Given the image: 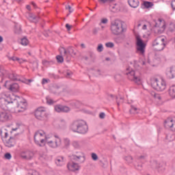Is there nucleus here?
I'll list each match as a JSON object with an SVG mask.
<instances>
[{
  "label": "nucleus",
  "mask_w": 175,
  "mask_h": 175,
  "mask_svg": "<svg viewBox=\"0 0 175 175\" xmlns=\"http://www.w3.org/2000/svg\"><path fill=\"white\" fill-rule=\"evenodd\" d=\"M99 31V28H94L93 29L92 33L93 35H96Z\"/></svg>",
  "instance_id": "3c124183"
},
{
  "label": "nucleus",
  "mask_w": 175,
  "mask_h": 175,
  "mask_svg": "<svg viewBox=\"0 0 175 175\" xmlns=\"http://www.w3.org/2000/svg\"><path fill=\"white\" fill-rule=\"evenodd\" d=\"M146 43L140 38V36H136V49L137 53L143 55L146 53Z\"/></svg>",
  "instance_id": "1a4fd4ad"
},
{
  "label": "nucleus",
  "mask_w": 175,
  "mask_h": 175,
  "mask_svg": "<svg viewBox=\"0 0 175 175\" xmlns=\"http://www.w3.org/2000/svg\"><path fill=\"white\" fill-rule=\"evenodd\" d=\"M9 60L10 61H20V58L12 56V57H9Z\"/></svg>",
  "instance_id": "a18cd8bd"
},
{
  "label": "nucleus",
  "mask_w": 175,
  "mask_h": 175,
  "mask_svg": "<svg viewBox=\"0 0 175 175\" xmlns=\"http://www.w3.org/2000/svg\"><path fill=\"white\" fill-rule=\"evenodd\" d=\"M34 116L37 120L40 121H46L49 117V113L46 112L44 107H38L36 111Z\"/></svg>",
  "instance_id": "423d86ee"
},
{
  "label": "nucleus",
  "mask_w": 175,
  "mask_h": 175,
  "mask_svg": "<svg viewBox=\"0 0 175 175\" xmlns=\"http://www.w3.org/2000/svg\"><path fill=\"white\" fill-rule=\"evenodd\" d=\"M46 100L47 105H54V103H56V101H54V100L50 98V96H46Z\"/></svg>",
  "instance_id": "c756f323"
},
{
  "label": "nucleus",
  "mask_w": 175,
  "mask_h": 175,
  "mask_svg": "<svg viewBox=\"0 0 175 175\" xmlns=\"http://www.w3.org/2000/svg\"><path fill=\"white\" fill-rule=\"evenodd\" d=\"M166 44V39L163 36L157 37L152 42V46L156 51H163Z\"/></svg>",
  "instance_id": "7ed1b4c3"
},
{
  "label": "nucleus",
  "mask_w": 175,
  "mask_h": 175,
  "mask_svg": "<svg viewBox=\"0 0 175 175\" xmlns=\"http://www.w3.org/2000/svg\"><path fill=\"white\" fill-rule=\"evenodd\" d=\"M44 132L42 131L36 132L34 135V141L36 144H37V146H39V147H42V144H44V143H46V139H44Z\"/></svg>",
  "instance_id": "6e6552de"
},
{
  "label": "nucleus",
  "mask_w": 175,
  "mask_h": 175,
  "mask_svg": "<svg viewBox=\"0 0 175 175\" xmlns=\"http://www.w3.org/2000/svg\"><path fill=\"white\" fill-rule=\"evenodd\" d=\"M166 139H167V140H169L170 142H173V140H174V139H175V135L173 134H172V135L168 134L166 135Z\"/></svg>",
  "instance_id": "f704fd0d"
},
{
  "label": "nucleus",
  "mask_w": 175,
  "mask_h": 175,
  "mask_svg": "<svg viewBox=\"0 0 175 175\" xmlns=\"http://www.w3.org/2000/svg\"><path fill=\"white\" fill-rule=\"evenodd\" d=\"M28 43H29L28 39H27L26 38L21 39V44H22V46H27Z\"/></svg>",
  "instance_id": "72a5a7b5"
},
{
  "label": "nucleus",
  "mask_w": 175,
  "mask_h": 175,
  "mask_svg": "<svg viewBox=\"0 0 175 175\" xmlns=\"http://www.w3.org/2000/svg\"><path fill=\"white\" fill-rule=\"evenodd\" d=\"M67 167L70 172H76V170H79L80 169L79 163L75 162L68 163L67 164Z\"/></svg>",
  "instance_id": "6ab92c4d"
},
{
  "label": "nucleus",
  "mask_w": 175,
  "mask_h": 175,
  "mask_svg": "<svg viewBox=\"0 0 175 175\" xmlns=\"http://www.w3.org/2000/svg\"><path fill=\"white\" fill-rule=\"evenodd\" d=\"M110 29L113 35H121V33L125 32L126 31L122 27V22L118 19L113 21L111 23Z\"/></svg>",
  "instance_id": "f03ea898"
},
{
  "label": "nucleus",
  "mask_w": 175,
  "mask_h": 175,
  "mask_svg": "<svg viewBox=\"0 0 175 175\" xmlns=\"http://www.w3.org/2000/svg\"><path fill=\"white\" fill-rule=\"evenodd\" d=\"M124 161H127V163H132L133 158L131 156H126L124 157Z\"/></svg>",
  "instance_id": "c9c22d12"
},
{
  "label": "nucleus",
  "mask_w": 175,
  "mask_h": 175,
  "mask_svg": "<svg viewBox=\"0 0 175 175\" xmlns=\"http://www.w3.org/2000/svg\"><path fill=\"white\" fill-rule=\"evenodd\" d=\"M54 137H55V139H54V140H58V139H61V138H59V137L58 135H54Z\"/></svg>",
  "instance_id": "e2e57ef3"
},
{
  "label": "nucleus",
  "mask_w": 175,
  "mask_h": 175,
  "mask_svg": "<svg viewBox=\"0 0 175 175\" xmlns=\"http://www.w3.org/2000/svg\"><path fill=\"white\" fill-rule=\"evenodd\" d=\"M142 29L146 30L147 29V25H144L142 27Z\"/></svg>",
  "instance_id": "69168bd1"
},
{
  "label": "nucleus",
  "mask_w": 175,
  "mask_h": 175,
  "mask_svg": "<svg viewBox=\"0 0 175 175\" xmlns=\"http://www.w3.org/2000/svg\"><path fill=\"white\" fill-rule=\"evenodd\" d=\"M166 77L170 80L172 79H174L175 77V66L170 67L169 70L166 72Z\"/></svg>",
  "instance_id": "4be33fe9"
},
{
  "label": "nucleus",
  "mask_w": 175,
  "mask_h": 175,
  "mask_svg": "<svg viewBox=\"0 0 175 175\" xmlns=\"http://www.w3.org/2000/svg\"><path fill=\"white\" fill-rule=\"evenodd\" d=\"M4 144L5 147H8L9 148L14 147V146H16V139L13 137H10L8 139L5 140Z\"/></svg>",
  "instance_id": "aec40b11"
},
{
  "label": "nucleus",
  "mask_w": 175,
  "mask_h": 175,
  "mask_svg": "<svg viewBox=\"0 0 175 175\" xmlns=\"http://www.w3.org/2000/svg\"><path fill=\"white\" fill-rule=\"evenodd\" d=\"M108 1H109V2L114 1V0H98V2H102V3H106V2H108Z\"/></svg>",
  "instance_id": "603ef678"
},
{
  "label": "nucleus",
  "mask_w": 175,
  "mask_h": 175,
  "mask_svg": "<svg viewBox=\"0 0 175 175\" xmlns=\"http://www.w3.org/2000/svg\"><path fill=\"white\" fill-rule=\"evenodd\" d=\"M151 85L154 90L156 91H165L166 90V81L161 79L159 80L158 79L155 78L152 80Z\"/></svg>",
  "instance_id": "20e7f679"
},
{
  "label": "nucleus",
  "mask_w": 175,
  "mask_h": 175,
  "mask_svg": "<svg viewBox=\"0 0 175 175\" xmlns=\"http://www.w3.org/2000/svg\"><path fill=\"white\" fill-rule=\"evenodd\" d=\"M21 157L23 158V159H27V161H29L33 158V152L30 150L22 151L21 152Z\"/></svg>",
  "instance_id": "f3484780"
},
{
  "label": "nucleus",
  "mask_w": 175,
  "mask_h": 175,
  "mask_svg": "<svg viewBox=\"0 0 175 175\" xmlns=\"http://www.w3.org/2000/svg\"><path fill=\"white\" fill-rule=\"evenodd\" d=\"M3 73V67L0 65V75H2Z\"/></svg>",
  "instance_id": "052dcab7"
},
{
  "label": "nucleus",
  "mask_w": 175,
  "mask_h": 175,
  "mask_svg": "<svg viewBox=\"0 0 175 175\" xmlns=\"http://www.w3.org/2000/svg\"><path fill=\"white\" fill-rule=\"evenodd\" d=\"M70 129L75 133L85 135L88 132V125L83 120H74L70 125Z\"/></svg>",
  "instance_id": "f257e3e1"
},
{
  "label": "nucleus",
  "mask_w": 175,
  "mask_h": 175,
  "mask_svg": "<svg viewBox=\"0 0 175 175\" xmlns=\"http://www.w3.org/2000/svg\"><path fill=\"white\" fill-rule=\"evenodd\" d=\"M161 57H162V55L161 54L155 53L154 59L159 61V62H161Z\"/></svg>",
  "instance_id": "58836bf2"
},
{
  "label": "nucleus",
  "mask_w": 175,
  "mask_h": 175,
  "mask_svg": "<svg viewBox=\"0 0 175 175\" xmlns=\"http://www.w3.org/2000/svg\"><path fill=\"white\" fill-rule=\"evenodd\" d=\"M26 8L27 9V10H31V5H26Z\"/></svg>",
  "instance_id": "0e129e2a"
},
{
  "label": "nucleus",
  "mask_w": 175,
  "mask_h": 175,
  "mask_svg": "<svg viewBox=\"0 0 175 175\" xmlns=\"http://www.w3.org/2000/svg\"><path fill=\"white\" fill-rule=\"evenodd\" d=\"M66 10L69 11V13H73V9L72 8V7H70V5H66Z\"/></svg>",
  "instance_id": "c03bdc74"
},
{
  "label": "nucleus",
  "mask_w": 175,
  "mask_h": 175,
  "mask_svg": "<svg viewBox=\"0 0 175 175\" xmlns=\"http://www.w3.org/2000/svg\"><path fill=\"white\" fill-rule=\"evenodd\" d=\"M64 143L66 147H68L70 146V139L69 138H64Z\"/></svg>",
  "instance_id": "e433bc0d"
},
{
  "label": "nucleus",
  "mask_w": 175,
  "mask_h": 175,
  "mask_svg": "<svg viewBox=\"0 0 175 175\" xmlns=\"http://www.w3.org/2000/svg\"><path fill=\"white\" fill-rule=\"evenodd\" d=\"M92 159L93 161H98V155L96 153H92Z\"/></svg>",
  "instance_id": "49530a36"
},
{
  "label": "nucleus",
  "mask_w": 175,
  "mask_h": 175,
  "mask_svg": "<svg viewBox=\"0 0 175 175\" xmlns=\"http://www.w3.org/2000/svg\"><path fill=\"white\" fill-rule=\"evenodd\" d=\"M113 98H114V96L113 94L108 95V99H109L110 100H113Z\"/></svg>",
  "instance_id": "13d9d810"
},
{
  "label": "nucleus",
  "mask_w": 175,
  "mask_h": 175,
  "mask_svg": "<svg viewBox=\"0 0 175 175\" xmlns=\"http://www.w3.org/2000/svg\"><path fill=\"white\" fill-rule=\"evenodd\" d=\"M56 59L57 62H59L60 64H62V62H64V57H62V55H57Z\"/></svg>",
  "instance_id": "4c0bfd02"
},
{
  "label": "nucleus",
  "mask_w": 175,
  "mask_h": 175,
  "mask_svg": "<svg viewBox=\"0 0 175 175\" xmlns=\"http://www.w3.org/2000/svg\"><path fill=\"white\" fill-rule=\"evenodd\" d=\"M4 87H5L7 90L12 91V92H17L20 88L18 83H11L10 81H6L4 83Z\"/></svg>",
  "instance_id": "f8f14e48"
},
{
  "label": "nucleus",
  "mask_w": 175,
  "mask_h": 175,
  "mask_svg": "<svg viewBox=\"0 0 175 175\" xmlns=\"http://www.w3.org/2000/svg\"><path fill=\"white\" fill-rule=\"evenodd\" d=\"M137 159H138V161H142L143 159H146V156H143V155L139 156L137 157Z\"/></svg>",
  "instance_id": "5fc2aeb1"
},
{
  "label": "nucleus",
  "mask_w": 175,
  "mask_h": 175,
  "mask_svg": "<svg viewBox=\"0 0 175 175\" xmlns=\"http://www.w3.org/2000/svg\"><path fill=\"white\" fill-rule=\"evenodd\" d=\"M47 83H50V79L43 78L42 80V84L44 85V84H47Z\"/></svg>",
  "instance_id": "de8ad7c7"
},
{
  "label": "nucleus",
  "mask_w": 175,
  "mask_h": 175,
  "mask_svg": "<svg viewBox=\"0 0 175 175\" xmlns=\"http://www.w3.org/2000/svg\"><path fill=\"white\" fill-rule=\"evenodd\" d=\"M106 47H109V49H113L114 47V43L113 42H107L105 44Z\"/></svg>",
  "instance_id": "a19ab883"
},
{
  "label": "nucleus",
  "mask_w": 175,
  "mask_h": 175,
  "mask_svg": "<svg viewBox=\"0 0 175 175\" xmlns=\"http://www.w3.org/2000/svg\"><path fill=\"white\" fill-rule=\"evenodd\" d=\"M30 175H39V172L36 171H33L32 173L30 174Z\"/></svg>",
  "instance_id": "bf43d9fd"
},
{
  "label": "nucleus",
  "mask_w": 175,
  "mask_h": 175,
  "mask_svg": "<svg viewBox=\"0 0 175 175\" xmlns=\"http://www.w3.org/2000/svg\"><path fill=\"white\" fill-rule=\"evenodd\" d=\"M171 6H172L173 10H175V0L172 1Z\"/></svg>",
  "instance_id": "6e6d98bb"
},
{
  "label": "nucleus",
  "mask_w": 175,
  "mask_h": 175,
  "mask_svg": "<svg viewBox=\"0 0 175 175\" xmlns=\"http://www.w3.org/2000/svg\"><path fill=\"white\" fill-rule=\"evenodd\" d=\"M144 6H145L146 9H148V8H152V6H154V3L150 1H145L144 3Z\"/></svg>",
  "instance_id": "7c9ffc66"
},
{
  "label": "nucleus",
  "mask_w": 175,
  "mask_h": 175,
  "mask_svg": "<svg viewBox=\"0 0 175 175\" xmlns=\"http://www.w3.org/2000/svg\"><path fill=\"white\" fill-rule=\"evenodd\" d=\"M22 32L23 30L21 29V25H15L14 33H16V35H20V33H21Z\"/></svg>",
  "instance_id": "bb28decb"
},
{
  "label": "nucleus",
  "mask_w": 175,
  "mask_h": 175,
  "mask_svg": "<svg viewBox=\"0 0 175 175\" xmlns=\"http://www.w3.org/2000/svg\"><path fill=\"white\" fill-rule=\"evenodd\" d=\"M44 35L45 38H48L49 33H44Z\"/></svg>",
  "instance_id": "774afa93"
},
{
  "label": "nucleus",
  "mask_w": 175,
  "mask_h": 175,
  "mask_svg": "<svg viewBox=\"0 0 175 175\" xmlns=\"http://www.w3.org/2000/svg\"><path fill=\"white\" fill-rule=\"evenodd\" d=\"M10 119V113L6 112L5 111L0 110V121L1 122H6Z\"/></svg>",
  "instance_id": "a211bd4d"
},
{
  "label": "nucleus",
  "mask_w": 175,
  "mask_h": 175,
  "mask_svg": "<svg viewBox=\"0 0 175 175\" xmlns=\"http://www.w3.org/2000/svg\"><path fill=\"white\" fill-rule=\"evenodd\" d=\"M46 144L50 147L51 148H58L59 146H61V139H46Z\"/></svg>",
  "instance_id": "4468645a"
},
{
  "label": "nucleus",
  "mask_w": 175,
  "mask_h": 175,
  "mask_svg": "<svg viewBox=\"0 0 175 175\" xmlns=\"http://www.w3.org/2000/svg\"><path fill=\"white\" fill-rule=\"evenodd\" d=\"M155 28H161L162 31H165V28H166V25H165V22L162 21V19H159L157 22L155 23L154 25Z\"/></svg>",
  "instance_id": "b1692460"
},
{
  "label": "nucleus",
  "mask_w": 175,
  "mask_h": 175,
  "mask_svg": "<svg viewBox=\"0 0 175 175\" xmlns=\"http://www.w3.org/2000/svg\"><path fill=\"white\" fill-rule=\"evenodd\" d=\"M5 159H12V154L9 152H7L4 155Z\"/></svg>",
  "instance_id": "37998d69"
},
{
  "label": "nucleus",
  "mask_w": 175,
  "mask_h": 175,
  "mask_svg": "<svg viewBox=\"0 0 175 175\" xmlns=\"http://www.w3.org/2000/svg\"><path fill=\"white\" fill-rule=\"evenodd\" d=\"M0 135H1V137H3V136H4V137L6 138L8 136V131H6L5 129H2L0 130Z\"/></svg>",
  "instance_id": "c85d7f7f"
},
{
  "label": "nucleus",
  "mask_w": 175,
  "mask_h": 175,
  "mask_svg": "<svg viewBox=\"0 0 175 175\" xmlns=\"http://www.w3.org/2000/svg\"><path fill=\"white\" fill-rule=\"evenodd\" d=\"M54 109L55 111L57 113H69V111H70V108H69V107L59 104L55 105Z\"/></svg>",
  "instance_id": "2eb2a0df"
},
{
  "label": "nucleus",
  "mask_w": 175,
  "mask_h": 175,
  "mask_svg": "<svg viewBox=\"0 0 175 175\" xmlns=\"http://www.w3.org/2000/svg\"><path fill=\"white\" fill-rule=\"evenodd\" d=\"M105 116H106V114H105V113H103V112H101L99 114V118H101V119L105 118Z\"/></svg>",
  "instance_id": "864d4df0"
},
{
  "label": "nucleus",
  "mask_w": 175,
  "mask_h": 175,
  "mask_svg": "<svg viewBox=\"0 0 175 175\" xmlns=\"http://www.w3.org/2000/svg\"><path fill=\"white\" fill-rule=\"evenodd\" d=\"M115 42L116 43H121L122 42V38L120 36L115 38Z\"/></svg>",
  "instance_id": "79ce46f5"
},
{
  "label": "nucleus",
  "mask_w": 175,
  "mask_h": 175,
  "mask_svg": "<svg viewBox=\"0 0 175 175\" xmlns=\"http://www.w3.org/2000/svg\"><path fill=\"white\" fill-rule=\"evenodd\" d=\"M2 42H3V38L0 36V43H2Z\"/></svg>",
  "instance_id": "338daca9"
},
{
  "label": "nucleus",
  "mask_w": 175,
  "mask_h": 175,
  "mask_svg": "<svg viewBox=\"0 0 175 175\" xmlns=\"http://www.w3.org/2000/svg\"><path fill=\"white\" fill-rule=\"evenodd\" d=\"M17 98L21 99V100L18 101L17 104L18 109H18V111L19 113H21V111H25V110L27 109V101H25V100H24L23 98H20V96H17Z\"/></svg>",
  "instance_id": "dca6fc26"
},
{
  "label": "nucleus",
  "mask_w": 175,
  "mask_h": 175,
  "mask_svg": "<svg viewBox=\"0 0 175 175\" xmlns=\"http://www.w3.org/2000/svg\"><path fill=\"white\" fill-rule=\"evenodd\" d=\"M164 126L166 129H170L172 132H175V122L172 118H168L165 120Z\"/></svg>",
  "instance_id": "ddd939ff"
},
{
  "label": "nucleus",
  "mask_w": 175,
  "mask_h": 175,
  "mask_svg": "<svg viewBox=\"0 0 175 175\" xmlns=\"http://www.w3.org/2000/svg\"><path fill=\"white\" fill-rule=\"evenodd\" d=\"M66 28L67 29V30L70 31L72 26H70V25L69 24H66Z\"/></svg>",
  "instance_id": "4d7b16f0"
},
{
  "label": "nucleus",
  "mask_w": 175,
  "mask_h": 175,
  "mask_svg": "<svg viewBox=\"0 0 175 175\" xmlns=\"http://www.w3.org/2000/svg\"><path fill=\"white\" fill-rule=\"evenodd\" d=\"M13 103V101L10 100V97L5 93L0 94V107L3 110H8L9 109L8 105Z\"/></svg>",
  "instance_id": "39448f33"
},
{
  "label": "nucleus",
  "mask_w": 175,
  "mask_h": 175,
  "mask_svg": "<svg viewBox=\"0 0 175 175\" xmlns=\"http://www.w3.org/2000/svg\"><path fill=\"white\" fill-rule=\"evenodd\" d=\"M72 146L74 147V148H77V150H79V148H80L81 147L80 142H79L78 141L72 142Z\"/></svg>",
  "instance_id": "2f4dec72"
},
{
  "label": "nucleus",
  "mask_w": 175,
  "mask_h": 175,
  "mask_svg": "<svg viewBox=\"0 0 175 175\" xmlns=\"http://www.w3.org/2000/svg\"><path fill=\"white\" fill-rule=\"evenodd\" d=\"M156 169L159 173H163L166 169V163L164 161H161L157 163Z\"/></svg>",
  "instance_id": "412c9836"
},
{
  "label": "nucleus",
  "mask_w": 175,
  "mask_h": 175,
  "mask_svg": "<svg viewBox=\"0 0 175 175\" xmlns=\"http://www.w3.org/2000/svg\"><path fill=\"white\" fill-rule=\"evenodd\" d=\"M129 111L131 114H137V108L133 105H131V108Z\"/></svg>",
  "instance_id": "473e14b6"
},
{
  "label": "nucleus",
  "mask_w": 175,
  "mask_h": 175,
  "mask_svg": "<svg viewBox=\"0 0 175 175\" xmlns=\"http://www.w3.org/2000/svg\"><path fill=\"white\" fill-rule=\"evenodd\" d=\"M136 169H137V170H142V165H138L136 167Z\"/></svg>",
  "instance_id": "680f3d73"
},
{
  "label": "nucleus",
  "mask_w": 175,
  "mask_h": 175,
  "mask_svg": "<svg viewBox=\"0 0 175 175\" xmlns=\"http://www.w3.org/2000/svg\"><path fill=\"white\" fill-rule=\"evenodd\" d=\"M9 79L13 81H20V76L14 72H12L9 75Z\"/></svg>",
  "instance_id": "a878e982"
},
{
  "label": "nucleus",
  "mask_w": 175,
  "mask_h": 175,
  "mask_svg": "<svg viewBox=\"0 0 175 175\" xmlns=\"http://www.w3.org/2000/svg\"><path fill=\"white\" fill-rule=\"evenodd\" d=\"M33 70H35V69H38V68L39 67V63H38V62H33Z\"/></svg>",
  "instance_id": "09e8293b"
},
{
  "label": "nucleus",
  "mask_w": 175,
  "mask_h": 175,
  "mask_svg": "<svg viewBox=\"0 0 175 175\" xmlns=\"http://www.w3.org/2000/svg\"><path fill=\"white\" fill-rule=\"evenodd\" d=\"M59 50L60 53L63 54L64 57L66 58V61L67 62H70V55H76V53H75V49H73L72 46L68 47L67 49L64 47H62Z\"/></svg>",
  "instance_id": "9d476101"
},
{
  "label": "nucleus",
  "mask_w": 175,
  "mask_h": 175,
  "mask_svg": "<svg viewBox=\"0 0 175 175\" xmlns=\"http://www.w3.org/2000/svg\"><path fill=\"white\" fill-rule=\"evenodd\" d=\"M71 161H75V162H79V163H83L85 161V156L84 153L81 152H77L70 156Z\"/></svg>",
  "instance_id": "9b49d317"
},
{
  "label": "nucleus",
  "mask_w": 175,
  "mask_h": 175,
  "mask_svg": "<svg viewBox=\"0 0 175 175\" xmlns=\"http://www.w3.org/2000/svg\"><path fill=\"white\" fill-rule=\"evenodd\" d=\"M128 3L131 8L136 9V8H138L139 5H140V1H139V0H128Z\"/></svg>",
  "instance_id": "393cba45"
},
{
  "label": "nucleus",
  "mask_w": 175,
  "mask_h": 175,
  "mask_svg": "<svg viewBox=\"0 0 175 175\" xmlns=\"http://www.w3.org/2000/svg\"><path fill=\"white\" fill-rule=\"evenodd\" d=\"M125 75H127L129 80L131 81H134L137 84H140V77L137 75V72H135V70H131L130 68H126Z\"/></svg>",
  "instance_id": "0eeeda50"
},
{
  "label": "nucleus",
  "mask_w": 175,
  "mask_h": 175,
  "mask_svg": "<svg viewBox=\"0 0 175 175\" xmlns=\"http://www.w3.org/2000/svg\"><path fill=\"white\" fill-rule=\"evenodd\" d=\"M97 51H98V53H102V51H103V44H98L97 47Z\"/></svg>",
  "instance_id": "ea45409f"
},
{
  "label": "nucleus",
  "mask_w": 175,
  "mask_h": 175,
  "mask_svg": "<svg viewBox=\"0 0 175 175\" xmlns=\"http://www.w3.org/2000/svg\"><path fill=\"white\" fill-rule=\"evenodd\" d=\"M107 23H109V20L107 18H104L101 19L102 24H107Z\"/></svg>",
  "instance_id": "8fccbe9b"
},
{
  "label": "nucleus",
  "mask_w": 175,
  "mask_h": 175,
  "mask_svg": "<svg viewBox=\"0 0 175 175\" xmlns=\"http://www.w3.org/2000/svg\"><path fill=\"white\" fill-rule=\"evenodd\" d=\"M170 96L173 99L175 98V86H172L170 88L169 91Z\"/></svg>",
  "instance_id": "cd10ccee"
},
{
  "label": "nucleus",
  "mask_w": 175,
  "mask_h": 175,
  "mask_svg": "<svg viewBox=\"0 0 175 175\" xmlns=\"http://www.w3.org/2000/svg\"><path fill=\"white\" fill-rule=\"evenodd\" d=\"M55 164L57 166H63V165H65V157L62 156L57 157L55 160Z\"/></svg>",
  "instance_id": "5701e85b"
}]
</instances>
